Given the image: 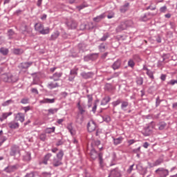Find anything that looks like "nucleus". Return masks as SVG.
<instances>
[{
    "label": "nucleus",
    "mask_w": 177,
    "mask_h": 177,
    "mask_svg": "<svg viewBox=\"0 0 177 177\" xmlns=\"http://www.w3.org/2000/svg\"><path fill=\"white\" fill-rule=\"evenodd\" d=\"M155 174L159 177H167L169 175V171L164 167H159L155 171Z\"/></svg>",
    "instance_id": "1"
},
{
    "label": "nucleus",
    "mask_w": 177,
    "mask_h": 177,
    "mask_svg": "<svg viewBox=\"0 0 177 177\" xmlns=\"http://www.w3.org/2000/svg\"><path fill=\"white\" fill-rule=\"evenodd\" d=\"M32 64H33L32 62H21L18 65V68H19L21 71H23V70H28Z\"/></svg>",
    "instance_id": "2"
},
{
    "label": "nucleus",
    "mask_w": 177,
    "mask_h": 177,
    "mask_svg": "<svg viewBox=\"0 0 177 177\" xmlns=\"http://www.w3.org/2000/svg\"><path fill=\"white\" fill-rule=\"evenodd\" d=\"M18 153H20V147L17 145H12L10 149V156L15 157Z\"/></svg>",
    "instance_id": "3"
},
{
    "label": "nucleus",
    "mask_w": 177,
    "mask_h": 177,
    "mask_svg": "<svg viewBox=\"0 0 177 177\" xmlns=\"http://www.w3.org/2000/svg\"><path fill=\"white\" fill-rule=\"evenodd\" d=\"M68 30H75L78 26V24L74 20H69L66 23Z\"/></svg>",
    "instance_id": "4"
},
{
    "label": "nucleus",
    "mask_w": 177,
    "mask_h": 177,
    "mask_svg": "<svg viewBox=\"0 0 177 177\" xmlns=\"http://www.w3.org/2000/svg\"><path fill=\"white\" fill-rule=\"evenodd\" d=\"M96 59H97V54L96 53L88 54L84 57V62H90V60L93 62V60H96Z\"/></svg>",
    "instance_id": "5"
},
{
    "label": "nucleus",
    "mask_w": 177,
    "mask_h": 177,
    "mask_svg": "<svg viewBox=\"0 0 177 177\" xmlns=\"http://www.w3.org/2000/svg\"><path fill=\"white\" fill-rule=\"evenodd\" d=\"M136 168L139 171L140 175H142L143 177H145V175L147 174V167H143V166L140 165H136Z\"/></svg>",
    "instance_id": "6"
},
{
    "label": "nucleus",
    "mask_w": 177,
    "mask_h": 177,
    "mask_svg": "<svg viewBox=\"0 0 177 177\" xmlns=\"http://www.w3.org/2000/svg\"><path fill=\"white\" fill-rule=\"evenodd\" d=\"M87 129L88 132H93L96 129V123L95 121L91 120L87 124Z\"/></svg>",
    "instance_id": "7"
},
{
    "label": "nucleus",
    "mask_w": 177,
    "mask_h": 177,
    "mask_svg": "<svg viewBox=\"0 0 177 177\" xmlns=\"http://www.w3.org/2000/svg\"><path fill=\"white\" fill-rule=\"evenodd\" d=\"M95 28V26H93V23L91 24H82L80 25V30L84 31V30H93Z\"/></svg>",
    "instance_id": "8"
},
{
    "label": "nucleus",
    "mask_w": 177,
    "mask_h": 177,
    "mask_svg": "<svg viewBox=\"0 0 177 177\" xmlns=\"http://www.w3.org/2000/svg\"><path fill=\"white\" fill-rule=\"evenodd\" d=\"M142 133L144 136H150V135L153 133L151 127H150V126H147V127H145L142 131Z\"/></svg>",
    "instance_id": "9"
},
{
    "label": "nucleus",
    "mask_w": 177,
    "mask_h": 177,
    "mask_svg": "<svg viewBox=\"0 0 177 177\" xmlns=\"http://www.w3.org/2000/svg\"><path fill=\"white\" fill-rule=\"evenodd\" d=\"M62 75H63V73L62 72H56L55 73L53 76L50 77V80H53V81H60V78H62Z\"/></svg>",
    "instance_id": "10"
},
{
    "label": "nucleus",
    "mask_w": 177,
    "mask_h": 177,
    "mask_svg": "<svg viewBox=\"0 0 177 177\" xmlns=\"http://www.w3.org/2000/svg\"><path fill=\"white\" fill-rule=\"evenodd\" d=\"M89 156H90L91 158L93 159V161H95V160H96V158H97V157L99 158V153H97L96 149L93 148L89 153Z\"/></svg>",
    "instance_id": "11"
},
{
    "label": "nucleus",
    "mask_w": 177,
    "mask_h": 177,
    "mask_svg": "<svg viewBox=\"0 0 177 177\" xmlns=\"http://www.w3.org/2000/svg\"><path fill=\"white\" fill-rule=\"evenodd\" d=\"M98 162L100 165V168L103 169L104 168V160H103V153L100 152L99 153V157H98Z\"/></svg>",
    "instance_id": "12"
},
{
    "label": "nucleus",
    "mask_w": 177,
    "mask_h": 177,
    "mask_svg": "<svg viewBox=\"0 0 177 177\" xmlns=\"http://www.w3.org/2000/svg\"><path fill=\"white\" fill-rule=\"evenodd\" d=\"M81 77L84 80H89V78H92L93 77V73L92 72H82L80 73Z\"/></svg>",
    "instance_id": "13"
},
{
    "label": "nucleus",
    "mask_w": 177,
    "mask_h": 177,
    "mask_svg": "<svg viewBox=\"0 0 177 177\" xmlns=\"http://www.w3.org/2000/svg\"><path fill=\"white\" fill-rule=\"evenodd\" d=\"M129 10V3L126 2L123 6H120V13H125Z\"/></svg>",
    "instance_id": "14"
},
{
    "label": "nucleus",
    "mask_w": 177,
    "mask_h": 177,
    "mask_svg": "<svg viewBox=\"0 0 177 177\" xmlns=\"http://www.w3.org/2000/svg\"><path fill=\"white\" fill-rule=\"evenodd\" d=\"M121 59H118L117 61H115L111 66V68L113 70H118L119 68H121Z\"/></svg>",
    "instance_id": "15"
},
{
    "label": "nucleus",
    "mask_w": 177,
    "mask_h": 177,
    "mask_svg": "<svg viewBox=\"0 0 177 177\" xmlns=\"http://www.w3.org/2000/svg\"><path fill=\"white\" fill-rule=\"evenodd\" d=\"M53 167H60V165H63V162H62L61 159H59L57 158H54L53 159V162H52Z\"/></svg>",
    "instance_id": "16"
},
{
    "label": "nucleus",
    "mask_w": 177,
    "mask_h": 177,
    "mask_svg": "<svg viewBox=\"0 0 177 177\" xmlns=\"http://www.w3.org/2000/svg\"><path fill=\"white\" fill-rule=\"evenodd\" d=\"M124 30H127V26L125 25V22H121L120 24L116 28V32H121V31H124Z\"/></svg>",
    "instance_id": "17"
},
{
    "label": "nucleus",
    "mask_w": 177,
    "mask_h": 177,
    "mask_svg": "<svg viewBox=\"0 0 177 177\" xmlns=\"http://www.w3.org/2000/svg\"><path fill=\"white\" fill-rule=\"evenodd\" d=\"M50 157H52V153H47L46 155H45L43 160L40 162V164H44V165H48V161H49Z\"/></svg>",
    "instance_id": "18"
},
{
    "label": "nucleus",
    "mask_w": 177,
    "mask_h": 177,
    "mask_svg": "<svg viewBox=\"0 0 177 177\" xmlns=\"http://www.w3.org/2000/svg\"><path fill=\"white\" fill-rule=\"evenodd\" d=\"M60 35V32L58 30L54 32L49 38V41H56L59 36Z\"/></svg>",
    "instance_id": "19"
},
{
    "label": "nucleus",
    "mask_w": 177,
    "mask_h": 177,
    "mask_svg": "<svg viewBox=\"0 0 177 177\" xmlns=\"http://www.w3.org/2000/svg\"><path fill=\"white\" fill-rule=\"evenodd\" d=\"M59 86H60V85L57 82L55 83L53 82H50L47 84V88H48V89H55V88H59Z\"/></svg>",
    "instance_id": "20"
},
{
    "label": "nucleus",
    "mask_w": 177,
    "mask_h": 177,
    "mask_svg": "<svg viewBox=\"0 0 177 177\" xmlns=\"http://www.w3.org/2000/svg\"><path fill=\"white\" fill-rule=\"evenodd\" d=\"M111 100V97L110 96H105L101 100V106H106L109 102Z\"/></svg>",
    "instance_id": "21"
},
{
    "label": "nucleus",
    "mask_w": 177,
    "mask_h": 177,
    "mask_svg": "<svg viewBox=\"0 0 177 177\" xmlns=\"http://www.w3.org/2000/svg\"><path fill=\"white\" fill-rule=\"evenodd\" d=\"M15 35H16V32H15V30H13V29H9L8 30L7 37H8V39H13Z\"/></svg>",
    "instance_id": "22"
},
{
    "label": "nucleus",
    "mask_w": 177,
    "mask_h": 177,
    "mask_svg": "<svg viewBox=\"0 0 177 177\" xmlns=\"http://www.w3.org/2000/svg\"><path fill=\"white\" fill-rule=\"evenodd\" d=\"M8 127L10 128V129H19V122H10L8 123Z\"/></svg>",
    "instance_id": "23"
},
{
    "label": "nucleus",
    "mask_w": 177,
    "mask_h": 177,
    "mask_svg": "<svg viewBox=\"0 0 177 177\" xmlns=\"http://www.w3.org/2000/svg\"><path fill=\"white\" fill-rule=\"evenodd\" d=\"M151 13L148 12V13H145L143 15H141L140 17V21H147V20L150 19V16Z\"/></svg>",
    "instance_id": "24"
},
{
    "label": "nucleus",
    "mask_w": 177,
    "mask_h": 177,
    "mask_svg": "<svg viewBox=\"0 0 177 177\" xmlns=\"http://www.w3.org/2000/svg\"><path fill=\"white\" fill-rule=\"evenodd\" d=\"M12 112L3 113L1 116L0 117L1 122H3L4 120H6V118H8L10 115H12Z\"/></svg>",
    "instance_id": "25"
},
{
    "label": "nucleus",
    "mask_w": 177,
    "mask_h": 177,
    "mask_svg": "<svg viewBox=\"0 0 177 177\" xmlns=\"http://www.w3.org/2000/svg\"><path fill=\"white\" fill-rule=\"evenodd\" d=\"M23 160L25 161V162H29V161H31V153L26 152L23 156Z\"/></svg>",
    "instance_id": "26"
},
{
    "label": "nucleus",
    "mask_w": 177,
    "mask_h": 177,
    "mask_svg": "<svg viewBox=\"0 0 177 177\" xmlns=\"http://www.w3.org/2000/svg\"><path fill=\"white\" fill-rule=\"evenodd\" d=\"M0 53L3 56H8V55H9V48L5 47L0 48Z\"/></svg>",
    "instance_id": "27"
},
{
    "label": "nucleus",
    "mask_w": 177,
    "mask_h": 177,
    "mask_svg": "<svg viewBox=\"0 0 177 177\" xmlns=\"http://www.w3.org/2000/svg\"><path fill=\"white\" fill-rule=\"evenodd\" d=\"M113 145L115 146L121 145V143H122V140H124V138L122 137H119L118 138H113Z\"/></svg>",
    "instance_id": "28"
},
{
    "label": "nucleus",
    "mask_w": 177,
    "mask_h": 177,
    "mask_svg": "<svg viewBox=\"0 0 177 177\" xmlns=\"http://www.w3.org/2000/svg\"><path fill=\"white\" fill-rule=\"evenodd\" d=\"M17 121H20L21 122H24V113H18L15 117Z\"/></svg>",
    "instance_id": "29"
},
{
    "label": "nucleus",
    "mask_w": 177,
    "mask_h": 177,
    "mask_svg": "<svg viewBox=\"0 0 177 177\" xmlns=\"http://www.w3.org/2000/svg\"><path fill=\"white\" fill-rule=\"evenodd\" d=\"M19 168H20V165L19 164L10 165V170H8V172L11 174V172H15V171H17Z\"/></svg>",
    "instance_id": "30"
},
{
    "label": "nucleus",
    "mask_w": 177,
    "mask_h": 177,
    "mask_svg": "<svg viewBox=\"0 0 177 177\" xmlns=\"http://www.w3.org/2000/svg\"><path fill=\"white\" fill-rule=\"evenodd\" d=\"M55 102H56V99L53 98V99H49V98H44L43 100L40 101V103H48V104H52V103H55Z\"/></svg>",
    "instance_id": "31"
},
{
    "label": "nucleus",
    "mask_w": 177,
    "mask_h": 177,
    "mask_svg": "<svg viewBox=\"0 0 177 177\" xmlns=\"http://www.w3.org/2000/svg\"><path fill=\"white\" fill-rule=\"evenodd\" d=\"M128 106H129L128 101H122L121 109L123 110V111H127V107H128Z\"/></svg>",
    "instance_id": "32"
},
{
    "label": "nucleus",
    "mask_w": 177,
    "mask_h": 177,
    "mask_svg": "<svg viewBox=\"0 0 177 177\" xmlns=\"http://www.w3.org/2000/svg\"><path fill=\"white\" fill-rule=\"evenodd\" d=\"M164 162V159L163 158H158L153 163V167H158V165H161Z\"/></svg>",
    "instance_id": "33"
},
{
    "label": "nucleus",
    "mask_w": 177,
    "mask_h": 177,
    "mask_svg": "<svg viewBox=\"0 0 177 177\" xmlns=\"http://www.w3.org/2000/svg\"><path fill=\"white\" fill-rule=\"evenodd\" d=\"M158 126L159 131H163V129H165V128H167V123L165 122H160L158 124Z\"/></svg>",
    "instance_id": "34"
},
{
    "label": "nucleus",
    "mask_w": 177,
    "mask_h": 177,
    "mask_svg": "<svg viewBox=\"0 0 177 177\" xmlns=\"http://www.w3.org/2000/svg\"><path fill=\"white\" fill-rule=\"evenodd\" d=\"M13 53L14 55H23L24 53V50L21 48H14L13 49Z\"/></svg>",
    "instance_id": "35"
},
{
    "label": "nucleus",
    "mask_w": 177,
    "mask_h": 177,
    "mask_svg": "<svg viewBox=\"0 0 177 177\" xmlns=\"http://www.w3.org/2000/svg\"><path fill=\"white\" fill-rule=\"evenodd\" d=\"M64 156V151L62 149H61L57 153L56 158H58L62 161Z\"/></svg>",
    "instance_id": "36"
},
{
    "label": "nucleus",
    "mask_w": 177,
    "mask_h": 177,
    "mask_svg": "<svg viewBox=\"0 0 177 177\" xmlns=\"http://www.w3.org/2000/svg\"><path fill=\"white\" fill-rule=\"evenodd\" d=\"M43 28H44V25L42 24H35V30H36V31H39V32H41Z\"/></svg>",
    "instance_id": "37"
},
{
    "label": "nucleus",
    "mask_w": 177,
    "mask_h": 177,
    "mask_svg": "<svg viewBox=\"0 0 177 177\" xmlns=\"http://www.w3.org/2000/svg\"><path fill=\"white\" fill-rule=\"evenodd\" d=\"M8 81L9 82H17V81H19V77L11 75L8 77Z\"/></svg>",
    "instance_id": "38"
},
{
    "label": "nucleus",
    "mask_w": 177,
    "mask_h": 177,
    "mask_svg": "<svg viewBox=\"0 0 177 177\" xmlns=\"http://www.w3.org/2000/svg\"><path fill=\"white\" fill-rule=\"evenodd\" d=\"M102 19H104V14H102L96 17H94L93 21H95V23H99V21H100Z\"/></svg>",
    "instance_id": "39"
},
{
    "label": "nucleus",
    "mask_w": 177,
    "mask_h": 177,
    "mask_svg": "<svg viewBox=\"0 0 177 177\" xmlns=\"http://www.w3.org/2000/svg\"><path fill=\"white\" fill-rule=\"evenodd\" d=\"M122 103V99L119 98L116 101H114L112 102L113 107H117L119 104H121Z\"/></svg>",
    "instance_id": "40"
},
{
    "label": "nucleus",
    "mask_w": 177,
    "mask_h": 177,
    "mask_svg": "<svg viewBox=\"0 0 177 177\" xmlns=\"http://www.w3.org/2000/svg\"><path fill=\"white\" fill-rule=\"evenodd\" d=\"M98 49L100 52H106V49H107V47H106V45L104 43H102L98 46Z\"/></svg>",
    "instance_id": "41"
},
{
    "label": "nucleus",
    "mask_w": 177,
    "mask_h": 177,
    "mask_svg": "<svg viewBox=\"0 0 177 177\" xmlns=\"http://www.w3.org/2000/svg\"><path fill=\"white\" fill-rule=\"evenodd\" d=\"M78 48L82 52H85V49L86 48V44L84 43H80L78 44Z\"/></svg>",
    "instance_id": "42"
},
{
    "label": "nucleus",
    "mask_w": 177,
    "mask_h": 177,
    "mask_svg": "<svg viewBox=\"0 0 177 177\" xmlns=\"http://www.w3.org/2000/svg\"><path fill=\"white\" fill-rule=\"evenodd\" d=\"M136 82L137 85H140V86L143 85V77H136Z\"/></svg>",
    "instance_id": "43"
},
{
    "label": "nucleus",
    "mask_w": 177,
    "mask_h": 177,
    "mask_svg": "<svg viewBox=\"0 0 177 177\" xmlns=\"http://www.w3.org/2000/svg\"><path fill=\"white\" fill-rule=\"evenodd\" d=\"M50 32V30H49V28H43L41 29V30H40L39 33L40 34H42V35H46V34H49Z\"/></svg>",
    "instance_id": "44"
},
{
    "label": "nucleus",
    "mask_w": 177,
    "mask_h": 177,
    "mask_svg": "<svg viewBox=\"0 0 177 177\" xmlns=\"http://www.w3.org/2000/svg\"><path fill=\"white\" fill-rule=\"evenodd\" d=\"M64 145V140H63V137L61 138V139H58L56 144H55V146L57 147H59V146H62Z\"/></svg>",
    "instance_id": "45"
},
{
    "label": "nucleus",
    "mask_w": 177,
    "mask_h": 177,
    "mask_svg": "<svg viewBox=\"0 0 177 177\" xmlns=\"http://www.w3.org/2000/svg\"><path fill=\"white\" fill-rule=\"evenodd\" d=\"M57 111H59V109H57V108L49 109L48 110V114H56V113H57Z\"/></svg>",
    "instance_id": "46"
},
{
    "label": "nucleus",
    "mask_w": 177,
    "mask_h": 177,
    "mask_svg": "<svg viewBox=\"0 0 177 177\" xmlns=\"http://www.w3.org/2000/svg\"><path fill=\"white\" fill-rule=\"evenodd\" d=\"M55 129H56V127H55L46 128V133H53V132H55Z\"/></svg>",
    "instance_id": "47"
},
{
    "label": "nucleus",
    "mask_w": 177,
    "mask_h": 177,
    "mask_svg": "<svg viewBox=\"0 0 177 177\" xmlns=\"http://www.w3.org/2000/svg\"><path fill=\"white\" fill-rule=\"evenodd\" d=\"M85 109H86V106H85V105H83V106L78 109L80 114H81V115H84V114H85V112L86 111Z\"/></svg>",
    "instance_id": "48"
},
{
    "label": "nucleus",
    "mask_w": 177,
    "mask_h": 177,
    "mask_svg": "<svg viewBox=\"0 0 177 177\" xmlns=\"http://www.w3.org/2000/svg\"><path fill=\"white\" fill-rule=\"evenodd\" d=\"M124 22L126 26V28H128V27H132V26L133 25V22L131 20L125 21Z\"/></svg>",
    "instance_id": "49"
},
{
    "label": "nucleus",
    "mask_w": 177,
    "mask_h": 177,
    "mask_svg": "<svg viewBox=\"0 0 177 177\" xmlns=\"http://www.w3.org/2000/svg\"><path fill=\"white\" fill-rule=\"evenodd\" d=\"M105 91H112L113 90V85L110 83H107L104 86Z\"/></svg>",
    "instance_id": "50"
},
{
    "label": "nucleus",
    "mask_w": 177,
    "mask_h": 177,
    "mask_svg": "<svg viewBox=\"0 0 177 177\" xmlns=\"http://www.w3.org/2000/svg\"><path fill=\"white\" fill-rule=\"evenodd\" d=\"M147 75H148V77H149V78L151 80H154V73H153V71H147Z\"/></svg>",
    "instance_id": "51"
},
{
    "label": "nucleus",
    "mask_w": 177,
    "mask_h": 177,
    "mask_svg": "<svg viewBox=\"0 0 177 177\" xmlns=\"http://www.w3.org/2000/svg\"><path fill=\"white\" fill-rule=\"evenodd\" d=\"M128 66H129V67H131V68H133V67H135V62H133V59L129 60Z\"/></svg>",
    "instance_id": "52"
},
{
    "label": "nucleus",
    "mask_w": 177,
    "mask_h": 177,
    "mask_svg": "<svg viewBox=\"0 0 177 177\" xmlns=\"http://www.w3.org/2000/svg\"><path fill=\"white\" fill-rule=\"evenodd\" d=\"M109 33L104 34L103 37L100 39V41H102V42H104V41L107 40V38H109Z\"/></svg>",
    "instance_id": "53"
},
{
    "label": "nucleus",
    "mask_w": 177,
    "mask_h": 177,
    "mask_svg": "<svg viewBox=\"0 0 177 177\" xmlns=\"http://www.w3.org/2000/svg\"><path fill=\"white\" fill-rule=\"evenodd\" d=\"M12 100H8L4 102H3L1 104V106H3V107H6V106H9L10 104V103H12Z\"/></svg>",
    "instance_id": "54"
},
{
    "label": "nucleus",
    "mask_w": 177,
    "mask_h": 177,
    "mask_svg": "<svg viewBox=\"0 0 177 177\" xmlns=\"http://www.w3.org/2000/svg\"><path fill=\"white\" fill-rule=\"evenodd\" d=\"M133 60H136V62H142V59H140V56L139 55H134L133 56Z\"/></svg>",
    "instance_id": "55"
},
{
    "label": "nucleus",
    "mask_w": 177,
    "mask_h": 177,
    "mask_svg": "<svg viewBox=\"0 0 177 177\" xmlns=\"http://www.w3.org/2000/svg\"><path fill=\"white\" fill-rule=\"evenodd\" d=\"M39 139L40 140H42V142H45V140H46V134L45 133L40 134Z\"/></svg>",
    "instance_id": "56"
},
{
    "label": "nucleus",
    "mask_w": 177,
    "mask_h": 177,
    "mask_svg": "<svg viewBox=\"0 0 177 177\" xmlns=\"http://www.w3.org/2000/svg\"><path fill=\"white\" fill-rule=\"evenodd\" d=\"M133 167H135V164H133L131 166H129V169L127 171V174H131L132 173V171H133Z\"/></svg>",
    "instance_id": "57"
},
{
    "label": "nucleus",
    "mask_w": 177,
    "mask_h": 177,
    "mask_svg": "<svg viewBox=\"0 0 177 177\" xmlns=\"http://www.w3.org/2000/svg\"><path fill=\"white\" fill-rule=\"evenodd\" d=\"M86 97L88 98V103H92V102H93V97L92 95H87Z\"/></svg>",
    "instance_id": "58"
},
{
    "label": "nucleus",
    "mask_w": 177,
    "mask_h": 177,
    "mask_svg": "<svg viewBox=\"0 0 177 177\" xmlns=\"http://www.w3.org/2000/svg\"><path fill=\"white\" fill-rule=\"evenodd\" d=\"M103 120L106 122H110V121H111V118L109 115H106V116L103 117Z\"/></svg>",
    "instance_id": "59"
},
{
    "label": "nucleus",
    "mask_w": 177,
    "mask_h": 177,
    "mask_svg": "<svg viewBox=\"0 0 177 177\" xmlns=\"http://www.w3.org/2000/svg\"><path fill=\"white\" fill-rule=\"evenodd\" d=\"M160 13H165L167 12V6H164L160 8Z\"/></svg>",
    "instance_id": "60"
},
{
    "label": "nucleus",
    "mask_w": 177,
    "mask_h": 177,
    "mask_svg": "<svg viewBox=\"0 0 177 177\" xmlns=\"http://www.w3.org/2000/svg\"><path fill=\"white\" fill-rule=\"evenodd\" d=\"M42 175L44 177H51L52 176V173L50 172H43Z\"/></svg>",
    "instance_id": "61"
},
{
    "label": "nucleus",
    "mask_w": 177,
    "mask_h": 177,
    "mask_svg": "<svg viewBox=\"0 0 177 177\" xmlns=\"http://www.w3.org/2000/svg\"><path fill=\"white\" fill-rule=\"evenodd\" d=\"M132 151H133V153L134 154H138V153H140V147H139L137 148V149H133Z\"/></svg>",
    "instance_id": "62"
},
{
    "label": "nucleus",
    "mask_w": 177,
    "mask_h": 177,
    "mask_svg": "<svg viewBox=\"0 0 177 177\" xmlns=\"http://www.w3.org/2000/svg\"><path fill=\"white\" fill-rule=\"evenodd\" d=\"M21 103H22V104H28V98H23L21 100Z\"/></svg>",
    "instance_id": "63"
},
{
    "label": "nucleus",
    "mask_w": 177,
    "mask_h": 177,
    "mask_svg": "<svg viewBox=\"0 0 177 177\" xmlns=\"http://www.w3.org/2000/svg\"><path fill=\"white\" fill-rule=\"evenodd\" d=\"M24 177H35L34 172L27 173Z\"/></svg>",
    "instance_id": "64"
}]
</instances>
